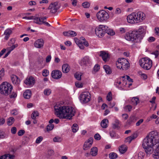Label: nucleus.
<instances>
[{"instance_id": "nucleus-34", "label": "nucleus", "mask_w": 159, "mask_h": 159, "mask_svg": "<svg viewBox=\"0 0 159 159\" xmlns=\"http://www.w3.org/2000/svg\"><path fill=\"white\" fill-rule=\"evenodd\" d=\"M15 120L12 117H9L7 120V124L9 126L11 125L14 121Z\"/></svg>"}, {"instance_id": "nucleus-45", "label": "nucleus", "mask_w": 159, "mask_h": 159, "mask_svg": "<svg viewBox=\"0 0 159 159\" xmlns=\"http://www.w3.org/2000/svg\"><path fill=\"white\" fill-rule=\"evenodd\" d=\"M42 74L44 77H46L49 75V71L47 69L43 70L42 71Z\"/></svg>"}, {"instance_id": "nucleus-22", "label": "nucleus", "mask_w": 159, "mask_h": 159, "mask_svg": "<svg viewBox=\"0 0 159 159\" xmlns=\"http://www.w3.org/2000/svg\"><path fill=\"white\" fill-rule=\"evenodd\" d=\"M108 120L107 119H104L101 122V126L103 128H106L108 127Z\"/></svg>"}, {"instance_id": "nucleus-37", "label": "nucleus", "mask_w": 159, "mask_h": 159, "mask_svg": "<svg viewBox=\"0 0 159 159\" xmlns=\"http://www.w3.org/2000/svg\"><path fill=\"white\" fill-rule=\"evenodd\" d=\"M135 117L134 116H131L127 121L129 125L131 124L133 122H134Z\"/></svg>"}, {"instance_id": "nucleus-9", "label": "nucleus", "mask_w": 159, "mask_h": 159, "mask_svg": "<svg viewBox=\"0 0 159 159\" xmlns=\"http://www.w3.org/2000/svg\"><path fill=\"white\" fill-rule=\"evenodd\" d=\"M91 98V95L89 92L82 93L80 96V99L81 102L87 103L89 102Z\"/></svg>"}, {"instance_id": "nucleus-57", "label": "nucleus", "mask_w": 159, "mask_h": 159, "mask_svg": "<svg viewBox=\"0 0 159 159\" xmlns=\"http://www.w3.org/2000/svg\"><path fill=\"white\" fill-rule=\"evenodd\" d=\"M43 138L42 136H39L37 138L35 142L36 143H40L43 140Z\"/></svg>"}, {"instance_id": "nucleus-56", "label": "nucleus", "mask_w": 159, "mask_h": 159, "mask_svg": "<svg viewBox=\"0 0 159 159\" xmlns=\"http://www.w3.org/2000/svg\"><path fill=\"white\" fill-rule=\"evenodd\" d=\"M40 17H35L34 16V22L36 24H39V23H40V21H39Z\"/></svg>"}, {"instance_id": "nucleus-25", "label": "nucleus", "mask_w": 159, "mask_h": 159, "mask_svg": "<svg viewBox=\"0 0 159 159\" xmlns=\"http://www.w3.org/2000/svg\"><path fill=\"white\" fill-rule=\"evenodd\" d=\"M11 33L12 31L10 29H7L4 32V34L5 35V36L4 38L5 39L7 40H8Z\"/></svg>"}, {"instance_id": "nucleus-26", "label": "nucleus", "mask_w": 159, "mask_h": 159, "mask_svg": "<svg viewBox=\"0 0 159 159\" xmlns=\"http://www.w3.org/2000/svg\"><path fill=\"white\" fill-rule=\"evenodd\" d=\"M145 156V153L142 152H139L134 156L135 159H143Z\"/></svg>"}, {"instance_id": "nucleus-64", "label": "nucleus", "mask_w": 159, "mask_h": 159, "mask_svg": "<svg viewBox=\"0 0 159 159\" xmlns=\"http://www.w3.org/2000/svg\"><path fill=\"white\" fill-rule=\"evenodd\" d=\"M143 119H141L139 120L136 123V126H139L141 123L143 122Z\"/></svg>"}, {"instance_id": "nucleus-11", "label": "nucleus", "mask_w": 159, "mask_h": 159, "mask_svg": "<svg viewBox=\"0 0 159 159\" xmlns=\"http://www.w3.org/2000/svg\"><path fill=\"white\" fill-rule=\"evenodd\" d=\"M35 81L34 77L31 76L27 77L24 81V83L27 86L31 87L34 84Z\"/></svg>"}, {"instance_id": "nucleus-31", "label": "nucleus", "mask_w": 159, "mask_h": 159, "mask_svg": "<svg viewBox=\"0 0 159 159\" xmlns=\"http://www.w3.org/2000/svg\"><path fill=\"white\" fill-rule=\"evenodd\" d=\"M127 150V147L124 145H122L119 148V151L122 154L125 153Z\"/></svg>"}, {"instance_id": "nucleus-61", "label": "nucleus", "mask_w": 159, "mask_h": 159, "mask_svg": "<svg viewBox=\"0 0 159 159\" xmlns=\"http://www.w3.org/2000/svg\"><path fill=\"white\" fill-rule=\"evenodd\" d=\"M70 36H75L76 35V33L74 31L69 30Z\"/></svg>"}, {"instance_id": "nucleus-1", "label": "nucleus", "mask_w": 159, "mask_h": 159, "mask_svg": "<svg viewBox=\"0 0 159 159\" xmlns=\"http://www.w3.org/2000/svg\"><path fill=\"white\" fill-rule=\"evenodd\" d=\"M154 134H150L147 136L143 140L142 146L148 154L153 152V147L156 144V143L159 142V136L156 132Z\"/></svg>"}, {"instance_id": "nucleus-50", "label": "nucleus", "mask_w": 159, "mask_h": 159, "mask_svg": "<svg viewBox=\"0 0 159 159\" xmlns=\"http://www.w3.org/2000/svg\"><path fill=\"white\" fill-rule=\"evenodd\" d=\"M75 78L78 80H81V75L78 73H76L74 75Z\"/></svg>"}, {"instance_id": "nucleus-54", "label": "nucleus", "mask_w": 159, "mask_h": 159, "mask_svg": "<svg viewBox=\"0 0 159 159\" xmlns=\"http://www.w3.org/2000/svg\"><path fill=\"white\" fill-rule=\"evenodd\" d=\"M47 19V17L46 16H44L42 17H40V19L39 21L40 22V23H39V25H42L43 24V22L44 21V20H46Z\"/></svg>"}, {"instance_id": "nucleus-58", "label": "nucleus", "mask_w": 159, "mask_h": 159, "mask_svg": "<svg viewBox=\"0 0 159 159\" xmlns=\"http://www.w3.org/2000/svg\"><path fill=\"white\" fill-rule=\"evenodd\" d=\"M25 133V131L24 130H20L18 132V135L19 136H21Z\"/></svg>"}, {"instance_id": "nucleus-16", "label": "nucleus", "mask_w": 159, "mask_h": 159, "mask_svg": "<svg viewBox=\"0 0 159 159\" xmlns=\"http://www.w3.org/2000/svg\"><path fill=\"white\" fill-rule=\"evenodd\" d=\"M57 2H55L53 3H52L48 7V9L51 10L50 12L52 13H56L58 7L57 6Z\"/></svg>"}, {"instance_id": "nucleus-13", "label": "nucleus", "mask_w": 159, "mask_h": 159, "mask_svg": "<svg viewBox=\"0 0 159 159\" xmlns=\"http://www.w3.org/2000/svg\"><path fill=\"white\" fill-rule=\"evenodd\" d=\"M51 76L54 79H58L62 76L61 72L58 70H54L51 73Z\"/></svg>"}, {"instance_id": "nucleus-4", "label": "nucleus", "mask_w": 159, "mask_h": 159, "mask_svg": "<svg viewBox=\"0 0 159 159\" xmlns=\"http://www.w3.org/2000/svg\"><path fill=\"white\" fill-rule=\"evenodd\" d=\"M13 87L7 82H2L0 85V93L5 96H7L11 93Z\"/></svg>"}, {"instance_id": "nucleus-6", "label": "nucleus", "mask_w": 159, "mask_h": 159, "mask_svg": "<svg viewBox=\"0 0 159 159\" xmlns=\"http://www.w3.org/2000/svg\"><path fill=\"white\" fill-rule=\"evenodd\" d=\"M139 63L142 67L147 70L150 69L152 66V61L148 58H142L139 60Z\"/></svg>"}, {"instance_id": "nucleus-59", "label": "nucleus", "mask_w": 159, "mask_h": 159, "mask_svg": "<svg viewBox=\"0 0 159 159\" xmlns=\"http://www.w3.org/2000/svg\"><path fill=\"white\" fill-rule=\"evenodd\" d=\"M11 132L13 134H15L16 132V128L15 127H12L11 129Z\"/></svg>"}, {"instance_id": "nucleus-27", "label": "nucleus", "mask_w": 159, "mask_h": 159, "mask_svg": "<svg viewBox=\"0 0 159 159\" xmlns=\"http://www.w3.org/2000/svg\"><path fill=\"white\" fill-rule=\"evenodd\" d=\"M98 149L96 147H93L91 149L90 154L93 156H95L98 154Z\"/></svg>"}, {"instance_id": "nucleus-62", "label": "nucleus", "mask_w": 159, "mask_h": 159, "mask_svg": "<svg viewBox=\"0 0 159 159\" xmlns=\"http://www.w3.org/2000/svg\"><path fill=\"white\" fill-rule=\"evenodd\" d=\"M4 138V133L2 131L0 130V139H3Z\"/></svg>"}, {"instance_id": "nucleus-8", "label": "nucleus", "mask_w": 159, "mask_h": 159, "mask_svg": "<svg viewBox=\"0 0 159 159\" xmlns=\"http://www.w3.org/2000/svg\"><path fill=\"white\" fill-rule=\"evenodd\" d=\"M107 26L100 25L98 27H96L95 31L96 34L99 38L102 37L105 34V28Z\"/></svg>"}, {"instance_id": "nucleus-35", "label": "nucleus", "mask_w": 159, "mask_h": 159, "mask_svg": "<svg viewBox=\"0 0 159 159\" xmlns=\"http://www.w3.org/2000/svg\"><path fill=\"white\" fill-rule=\"evenodd\" d=\"M78 125L76 124H74L72 126V130L74 133H75L78 130Z\"/></svg>"}, {"instance_id": "nucleus-53", "label": "nucleus", "mask_w": 159, "mask_h": 159, "mask_svg": "<svg viewBox=\"0 0 159 159\" xmlns=\"http://www.w3.org/2000/svg\"><path fill=\"white\" fill-rule=\"evenodd\" d=\"M18 45L17 44H15V45H13L11 47L9 48L8 49L9 50V51H10L11 52L12 51L14 50L15 48L17 47Z\"/></svg>"}, {"instance_id": "nucleus-44", "label": "nucleus", "mask_w": 159, "mask_h": 159, "mask_svg": "<svg viewBox=\"0 0 159 159\" xmlns=\"http://www.w3.org/2000/svg\"><path fill=\"white\" fill-rule=\"evenodd\" d=\"M54 127L53 124H49L47 126V131H49L52 130Z\"/></svg>"}, {"instance_id": "nucleus-18", "label": "nucleus", "mask_w": 159, "mask_h": 159, "mask_svg": "<svg viewBox=\"0 0 159 159\" xmlns=\"http://www.w3.org/2000/svg\"><path fill=\"white\" fill-rule=\"evenodd\" d=\"M44 43V42L43 39H38L34 42V47L38 48H42L43 46Z\"/></svg>"}, {"instance_id": "nucleus-29", "label": "nucleus", "mask_w": 159, "mask_h": 159, "mask_svg": "<svg viewBox=\"0 0 159 159\" xmlns=\"http://www.w3.org/2000/svg\"><path fill=\"white\" fill-rule=\"evenodd\" d=\"M103 68L107 74H110L112 73V70L109 66L107 65H104L103 66Z\"/></svg>"}, {"instance_id": "nucleus-51", "label": "nucleus", "mask_w": 159, "mask_h": 159, "mask_svg": "<svg viewBox=\"0 0 159 159\" xmlns=\"http://www.w3.org/2000/svg\"><path fill=\"white\" fill-rule=\"evenodd\" d=\"M75 86L78 88H81L83 87V84L79 82H77L75 83Z\"/></svg>"}, {"instance_id": "nucleus-38", "label": "nucleus", "mask_w": 159, "mask_h": 159, "mask_svg": "<svg viewBox=\"0 0 159 159\" xmlns=\"http://www.w3.org/2000/svg\"><path fill=\"white\" fill-rule=\"evenodd\" d=\"M39 115V113L37 111H34L31 115V118L34 120L35 119L36 117Z\"/></svg>"}, {"instance_id": "nucleus-2", "label": "nucleus", "mask_w": 159, "mask_h": 159, "mask_svg": "<svg viewBox=\"0 0 159 159\" xmlns=\"http://www.w3.org/2000/svg\"><path fill=\"white\" fill-rule=\"evenodd\" d=\"M55 114L60 119L70 120L75 114L73 108L69 106H54Z\"/></svg>"}, {"instance_id": "nucleus-20", "label": "nucleus", "mask_w": 159, "mask_h": 159, "mask_svg": "<svg viewBox=\"0 0 159 159\" xmlns=\"http://www.w3.org/2000/svg\"><path fill=\"white\" fill-rule=\"evenodd\" d=\"M100 56L102 57V60L105 62H106L109 58L108 53L104 51H101L100 52Z\"/></svg>"}, {"instance_id": "nucleus-3", "label": "nucleus", "mask_w": 159, "mask_h": 159, "mask_svg": "<svg viewBox=\"0 0 159 159\" xmlns=\"http://www.w3.org/2000/svg\"><path fill=\"white\" fill-rule=\"evenodd\" d=\"M143 30V28L140 26L137 30H134L127 33L125 36V39L134 43L140 42L144 36Z\"/></svg>"}, {"instance_id": "nucleus-5", "label": "nucleus", "mask_w": 159, "mask_h": 159, "mask_svg": "<svg viewBox=\"0 0 159 159\" xmlns=\"http://www.w3.org/2000/svg\"><path fill=\"white\" fill-rule=\"evenodd\" d=\"M116 65L117 67L119 69H122V70H127L130 66L128 61L125 58H119L116 62Z\"/></svg>"}, {"instance_id": "nucleus-39", "label": "nucleus", "mask_w": 159, "mask_h": 159, "mask_svg": "<svg viewBox=\"0 0 159 159\" xmlns=\"http://www.w3.org/2000/svg\"><path fill=\"white\" fill-rule=\"evenodd\" d=\"M80 39L81 40L82 43H83L84 45L86 47L89 46V43L88 42L86 41L85 39L83 37H81L80 38Z\"/></svg>"}, {"instance_id": "nucleus-48", "label": "nucleus", "mask_w": 159, "mask_h": 159, "mask_svg": "<svg viewBox=\"0 0 159 159\" xmlns=\"http://www.w3.org/2000/svg\"><path fill=\"white\" fill-rule=\"evenodd\" d=\"M100 68V66L98 64H96L94 67L93 70L95 72L98 71Z\"/></svg>"}, {"instance_id": "nucleus-30", "label": "nucleus", "mask_w": 159, "mask_h": 159, "mask_svg": "<svg viewBox=\"0 0 159 159\" xmlns=\"http://www.w3.org/2000/svg\"><path fill=\"white\" fill-rule=\"evenodd\" d=\"M105 29V33H107V34L112 36L115 34V32L112 30L108 28L107 26Z\"/></svg>"}, {"instance_id": "nucleus-41", "label": "nucleus", "mask_w": 159, "mask_h": 159, "mask_svg": "<svg viewBox=\"0 0 159 159\" xmlns=\"http://www.w3.org/2000/svg\"><path fill=\"white\" fill-rule=\"evenodd\" d=\"M125 76H123L120 78V79L122 80V84L124 86H125L127 85V83L125 80Z\"/></svg>"}, {"instance_id": "nucleus-49", "label": "nucleus", "mask_w": 159, "mask_h": 159, "mask_svg": "<svg viewBox=\"0 0 159 159\" xmlns=\"http://www.w3.org/2000/svg\"><path fill=\"white\" fill-rule=\"evenodd\" d=\"M17 96V93L15 92H13L10 95L9 97L11 98H15Z\"/></svg>"}, {"instance_id": "nucleus-7", "label": "nucleus", "mask_w": 159, "mask_h": 159, "mask_svg": "<svg viewBox=\"0 0 159 159\" xmlns=\"http://www.w3.org/2000/svg\"><path fill=\"white\" fill-rule=\"evenodd\" d=\"M96 16L98 20L101 22L106 21L109 18L108 13L104 10H101L98 12Z\"/></svg>"}, {"instance_id": "nucleus-23", "label": "nucleus", "mask_w": 159, "mask_h": 159, "mask_svg": "<svg viewBox=\"0 0 159 159\" xmlns=\"http://www.w3.org/2000/svg\"><path fill=\"white\" fill-rule=\"evenodd\" d=\"M70 68V66L68 64H64L62 66V71L64 73H67L69 72Z\"/></svg>"}, {"instance_id": "nucleus-36", "label": "nucleus", "mask_w": 159, "mask_h": 159, "mask_svg": "<svg viewBox=\"0 0 159 159\" xmlns=\"http://www.w3.org/2000/svg\"><path fill=\"white\" fill-rule=\"evenodd\" d=\"M117 155L115 152H111L109 154V157L111 159H115L117 157Z\"/></svg>"}, {"instance_id": "nucleus-63", "label": "nucleus", "mask_w": 159, "mask_h": 159, "mask_svg": "<svg viewBox=\"0 0 159 159\" xmlns=\"http://www.w3.org/2000/svg\"><path fill=\"white\" fill-rule=\"evenodd\" d=\"M28 4L30 6H35L36 5V3L34 1H30L29 2Z\"/></svg>"}, {"instance_id": "nucleus-28", "label": "nucleus", "mask_w": 159, "mask_h": 159, "mask_svg": "<svg viewBox=\"0 0 159 159\" xmlns=\"http://www.w3.org/2000/svg\"><path fill=\"white\" fill-rule=\"evenodd\" d=\"M137 137L136 135L135 134H133L130 136L126 138L125 140L126 142H128L130 143L132 140L135 139Z\"/></svg>"}, {"instance_id": "nucleus-10", "label": "nucleus", "mask_w": 159, "mask_h": 159, "mask_svg": "<svg viewBox=\"0 0 159 159\" xmlns=\"http://www.w3.org/2000/svg\"><path fill=\"white\" fill-rule=\"evenodd\" d=\"M134 16L135 17V20L137 23L141 22L144 20L145 17V14L141 11H139L137 13L133 12Z\"/></svg>"}, {"instance_id": "nucleus-24", "label": "nucleus", "mask_w": 159, "mask_h": 159, "mask_svg": "<svg viewBox=\"0 0 159 159\" xmlns=\"http://www.w3.org/2000/svg\"><path fill=\"white\" fill-rule=\"evenodd\" d=\"M139 102V99L138 98L133 97L132 98L131 101L130 102V103L133 105L136 106Z\"/></svg>"}, {"instance_id": "nucleus-15", "label": "nucleus", "mask_w": 159, "mask_h": 159, "mask_svg": "<svg viewBox=\"0 0 159 159\" xmlns=\"http://www.w3.org/2000/svg\"><path fill=\"white\" fill-rule=\"evenodd\" d=\"M134 16L133 13L128 15L127 17V20L128 23L132 24H137L136 18Z\"/></svg>"}, {"instance_id": "nucleus-21", "label": "nucleus", "mask_w": 159, "mask_h": 159, "mask_svg": "<svg viewBox=\"0 0 159 159\" xmlns=\"http://www.w3.org/2000/svg\"><path fill=\"white\" fill-rule=\"evenodd\" d=\"M31 91L30 89H27L24 93L23 96L25 99H29L31 95Z\"/></svg>"}, {"instance_id": "nucleus-43", "label": "nucleus", "mask_w": 159, "mask_h": 159, "mask_svg": "<svg viewBox=\"0 0 159 159\" xmlns=\"http://www.w3.org/2000/svg\"><path fill=\"white\" fill-rule=\"evenodd\" d=\"M62 140V139L58 136L56 137L53 139V141L55 142H61Z\"/></svg>"}, {"instance_id": "nucleus-52", "label": "nucleus", "mask_w": 159, "mask_h": 159, "mask_svg": "<svg viewBox=\"0 0 159 159\" xmlns=\"http://www.w3.org/2000/svg\"><path fill=\"white\" fill-rule=\"evenodd\" d=\"M132 108V107L131 106L129 105H128L126 106L124 108L125 110H128L129 111H131Z\"/></svg>"}, {"instance_id": "nucleus-47", "label": "nucleus", "mask_w": 159, "mask_h": 159, "mask_svg": "<svg viewBox=\"0 0 159 159\" xmlns=\"http://www.w3.org/2000/svg\"><path fill=\"white\" fill-rule=\"evenodd\" d=\"M51 93V90L50 89H46L44 91V93L46 95H49Z\"/></svg>"}, {"instance_id": "nucleus-42", "label": "nucleus", "mask_w": 159, "mask_h": 159, "mask_svg": "<svg viewBox=\"0 0 159 159\" xmlns=\"http://www.w3.org/2000/svg\"><path fill=\"white\" fill-rule=\"evenodd\" d=\"M5 75V70L4 68H2L0 70V81L2 79Z\"/></svg>"}, {"instance_id": "nucleus-19", "label": "nucleus", "mask_w": 159, "mask_h": 159, "mask_svg": "<svg viewBox=\"0 0 159 159\" xmlns=\"http://www.w3.org/2000/svg\"><path fill=\"white\" fill-rule=\"evenodd\" d=\"M11 77L13 84L17 85L20 84V80L17 76L12 75H11Z\"/></svg>"}, {"instance_id": "nucleus-14", "label": "nucleus", "mask_w": 159, "mask_h": 159, "mask_svg": "<svg viewBox=\"0 0 159 159\" xmlns=\"http://www.w3.org/2000/svg\"><path fill=\"white\" fill-rule=\"evenodd\" d=\"M93 138L91 137L85 142L83 146V149L85 150H87L90 148L93 143Z\"/></svg>"}, {"instance_id": "nucleus-60", "label": "nucleus", "mask_w": 159, "mask_h": 159, "mask_svg": "<svg viewBox=\"0 0 159 159\" xmlns=\"http://www.w3.org/2000/svg\"><path fill=\"white\" fill-rule=\"evenodd\" d=\"M94 138L97 140H99L101 139V136L98 134H96L94 135Z\"/></svg>"}, {"instance_id": "nucleus-33", "label": "nucleus", "mask_w": 159, "mask_h": 159, "mask_svg": "<svg viewBox=\"0 0 159 159\" xmlns=\"http://www.w3.org/2000/svg\"><path fill=\"white\" fill-rule=\"evenodd\" d=\"M76 43L77 44L78 46L81 49H83L84 48V46L83 43L81 41V40L80 39L79 40L77 39V42H76Z\"/></svg>"}, {"instance_id": "nucleus-17", "label": "nucleus", "mask_w": 159, "mask_h": 159, "mask_svg": "<svg viewBox=\"0 0 159 159\" xmlns=\"http://www.w3.org/2000/svg\"><path fill=\"white\" fill-rule=\"evenodd\" d=\"M90 62L91 61L89 57L88 56H85L81 59L80 64L81 66H84L90 64Z\"/></svg>"}, {"instance_id": "nucleus-32", "label": "nucleus", "mask_w": 159, "mask_h": 159, "mask_svg": "<svg viewBox=\"0 0 159 159\" xmlns=\"http://www.w3.org/2000/svg\"><path fill=\"white\" fill-rule=\"evenodd\" d=\"M14 157L13 155L9 154H6L2 156V157L3 159H13Z\"/></svg>"}, {"instance_id": "nucleus-12", "label": "nucleus", "mask_w": 159, "mask_h": 159, "mask_svg": "<svg viewBox=\"0 0 159 159\" xmlns=\"http://www.w3.org/2000/svg\"><path fill=\"white\" fill-rule=\"evenodd\" d=\"M153 148V157L155 159L159 158V142L156 143V144H155Z\"/></svg>"}, {"instance_id": "nucleus-46", "label": "nucleus", "mask_w": 159, "mask_h": 159, "mask_svg": "<svg viewBox=\"0 0 159 159\" xmlns=\"http://www.w3.org/2000/svg\"><path fill=\"white\" fill-rule=\"evenodd\" d=\"M90 5V3L88 2H85L82 4V6L85 8H89Z\"/></svg>"}, {"instance_id": "nucleus-55", "label": "nucleus", "mask_w": 159, "mask_h": 159, "mask_svg": "<svg viewBox=\"0 0 159 159\" xmlns=\"http://www.w3.org/2000/svg\"><path fill=\"white\" fill-rule=\"evenodd\" d=\"M110 135L112 138H116V134L115 132L113 131H111L110 132Z\"/></svg>"}, {"instance_id": "nucleus-40", "label": "nucleus", "mask_w": 159, "mask_h": 159, "mask_svg": "<svg viewBox=\"0 0 159 159\" xmlns=\"http://www.w3.org/2000/svg\"><path fill=\"white\" fill-rule=\"evenodd\" d=\"M112 93L111 92H109L107 94V100L108 101H110L112 100Z\"/></svg>"}]
</instances>
